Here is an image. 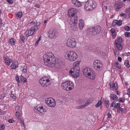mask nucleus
<instances>
[{"label": "nucleus", "instance_id": "obj_21", "mask_svg": "<svg viewBox=\"0 0 130 130\" xmlns=\"http://www.w3.org/2000/svg\"><path fill=\"white\" fill-rule=\"evenodd\" d=\"M110 88H115L116 89L115 90H117L118 88V86L117 84V83H113L112 84V83H110Z\"/></svg>", "mask_w": 130, "mask_h": 130}, {"label": "nucleus", "instance_id": "obj_24", "mask_svg": "<svg viewBox=\"0 0 130 130\" xmlns=\"http://www.w3.org/2000/svg\"><path fill=\"white\" fill-rule=\"evenodd\" d=\"M120 103H116V104H115L114 105V107L112 109L114 110V108H117V110H118L119 108H120Z\"/></svg>", "mask_w": 130, "mask_h": 130}, {"label": "nucleus", "instance_id": "obj_59", "mask_svg": "<svg viewBox=\"0 0 130 130\" xmlns=\"http://www.w3.org/2000/svg\"><path fill=\"white\" fill-rule=\"evenodd\" d=\"M5 97L4 94H2L1 95H0V99H3Z\"/></svg>", "mask_w": 130, "mask_h": 130}, {"label": "nucleus", "instance_id": "obj_51", "mask_svg": "<svg viewBox=\"0 0 130 130\" xmlns=\"http://www.w3.org/2000/svg\"><path fill=\"white\" fill-rule=\"evenodd\" d=\"M107 117L108 118H111V114L109 112H108L107 114Z\"/></svg>", "mask_w": 130, "mask_h": 130}, {"label": "nucleus", "instance_id": "obj_6", "mask_svg": "<svg viewBox=\"0 0 130 130\" xmlns=\"http://www.w3.org/2000/svg\"><path fill=\"white\" fill-rule=\"evenodd\" d=\"M65 58L71 61L75 60L78 57V55L75 52L72 51H68L65 54Z\"/></svg>", "mask_w": 130, "mask_h": 130}, {"label": "nucleus", "instance_id": "obj_35", "mask_svg": "<svg viewBox=\"0 0 130 130\" xmlns=\"http://www.w3.org/2000/svg\"><path fill=\"white\" fill-rule=\"evenodd\" d=\"M118 20H114L112 22V25L113 26H115L116 25H117L118 23Z\"/></svg>", "mask_w": 130, "mask_h": 130}, {"label": "nucleus", "instance_id": "obj_33", "mask_svg": "<svg viewBox=\"0 0 130 130\" xmlns=\"http://www.w3.org/2000/svg\"><path fill=\"white\" fill-rule=\"evenodd\" d=\"M15 79L17 82L18 86H19V83L20 82V81L19 80V76L18 75H17L16 76V77L15 78Z\"/></svg>", "mask_w": 130, "mask_h": 130}, {"label": "nucleus", "instance_id": "obj_56", "mask_svg": "<svg viewBox=\"0 0 130 130\" xmlns=\"http://www.w3.org/2000/svg\"><path fill=\"white\" fill-rule=\"evenodd\" d=\"M118 59L119 61L120 62H121L122 61V58L119 56L118 57Z\"/></svg>", "mask_w": 130, "mask_h": 130}, {"label": "nucleus", "instance_id": "obj_23", "mask_svg": "<svg viewBox=\"0 0 130 130\" xmlns=\"http://www.w3.org/2000/svg\"><path fill=\"white\" fill-rule=\"evenodd\" d=\"M115 45L119 50L121 51L123 48V46L121 44H115Z\"/></svg>", "mask_w": 130, "mask_h": 130}, {"label": "nucleus", "instance_id": "obj_29", "mask_svg": "<svg viewBox=\"0 0 130 130\" xmlns=\"http://www.w3.org/2000/svg\"><path fill=\"white\" fill-rule=\"evenodd\" d=\"M73 65L74 67L72 68L71 69H73L74 70H79L80 69V68L79 67L77 66V65L75 64L74 63L73 64Z\"/></svg>", "mask_w": 130, "mask_h": 130}, {"label": "nucleus", "instance_id": "obj_63", "mask_svg": "<svg viewBox=\"0 0 130 130\" xmlns=\"http://www.w3.org/2000/svg\"><path fill=\"white\" fill-rule=\"evenodd\" d=\"M112 38L113 39H114L116 37L115 34H112Z\"/></svg>", "mask_w": 130, "mask_h": 130}, {"label": "nucleus", "instance_id": "obj_43", "mask_svg": "<svg viewBox=\"0 0 130 130\" xmlns=\"http://www.w3.org/2000/svg\"><path fill=\"white\" fill-rule=\"evenodd\" d=\"M5 128V126L4 124L0 126V130H4Z\"/></svg>", "mask_w": 130, "mask_h": 130}, {"label": "nucleus", "instance_id": "obj_55", "mask_svg": "<svg viewBox=\"0 0 130 130\" xmlns=\"http://www.w3.org/2000/svg\"><path fill=\"white\" fill-rule=\"evenodd\" d=\"M20 115V112L19 111H16L15 113V115L17 117H18V115Z\"/></svg>", "mask_w": 130, "mask_h": 130}, {"label": "nucleus", "instance_id": "obj_47", "mask_svg": "<svg viewBox=\"0 0 130 130\" xmlns=\"http://www.w3.org/2000/svg\"><path fill=\"white\" fill-rule=\"evenodd\" d=\"M115 103L116 102L115 101H113L111 104L110 105V107H113L114 105H115Z\"/></svg>", "mask_w": 130, "mask_h": 130}, {"label": "nucleus", "instance_id": "obj_44", "mask_svg": "<svg viewBox=\"0 0 130 130\" xmlns=\"http://www.w3.org/2000/svg\"><path fill=\"white\" fill-rule=\"evenodd\" d=\"M125 101L124 99L122 98H120L119 99L118 101L119 102H123Z\"/></svg>", "mask_w": 130, "mask_h": 130}, {"label": "nucleus", "instance_id": "obj_64", "mask_svg": "<svg viewBox=\"0 0 130 130\" xmlns=\"http://www.w3.org/2000/svg\"><path fill=\"white\" fill-rule=\"evenodd\" d=\"M75 108L77 109H81L80 106H76Z\"/></svg>", "mask_w": 130, "mask_h": 130}, {"label": "nucleus", "instance_id": "obj_53", "mask_svg": "<svg viewBox=\"0 0 130 130\" xmlns=\"http://www.w3.org/2000/svg\"><path fill=\"white\" fill-rule=\"evenodd\" d=\"M120 15L121 17H126V16L127 15L125 13H121L120 14Z\"/></svg>", "mask_w": 130, "mask_h": 130}, {"label": "nucleus", "instance_id": "obj_32", "mask_svg": "<svg viewBox=\"0 0 130 130\" xmlns=\"http://www.w3.org/2000/svg\"><path fill=\"white\" fill-rule=\"evenodd\" d=\"M20 78L21 81L24 83H25L27 81V79L26 78H24L23 76H21Z\"/></svg>", "mask_w": 130, "mask_h": 130}, {"label": "nucleus", "instance_id": "obj_4", "mask_svg": "<svg viewBox=\"0 0 130 130\" xmlns=\"http://www.w3.org/2000/svg\"><path fill=\"white\" fill-rule=\"evenodd\" d=\"M96 6L94 0H88L85 2L84 7L86 10L91 11L94 9Z\"/></svg>", "mask_w": 130, "mask_h": 130}, {"label": "nucleus", "instance_id": "obj_9", "mask_svg": "<svg viewBox=\"0 0 130 130\" xmlns=\"http://www.w3.org/2000/svg\"><path fill=\"white\" fill-rule=\"evenodd\" d=\"M50 80L46 77L41 78L39 80V83L40 85L43 87H48L50 85L49 83Z\"/></svg>", "mask_w": 130, "mask_h": 130}, {"label": "nucleus", "instance_id": "obj_52", "mask_svg": "<svg viewBox=\"0 0 130 130\" xmlns=\"http://www.w3.org/2000/svg\"><path fill=\"white\" fill-rule=\"evenodd\" d=\"M123 55L125 56H128L130 55V52L125 53L123 54Z\"/></svg>", "mask_w": 130, "mask_h": 130}, {"label": "nucleus", "instance_id": "obj_13", "mask_svg": "<svg viewBox=\"0 0 130 130\" xmlns=\"http://www.w3.org/2000/svg\"><path fill=\"white\" fill-rule=\"evenodd\" d=\"M77 10L74 8L70 9L68 12V15L70 18L74 17L76 13Z\"/></svg>", "mask_w": 130, "mask_h": 130}, {"label": "nucleus", "instance_id": "obj_46", "mask_svg": "<svg viewBox=\"0 0 130 130\" xmlns=\"http://www.w3.org/2000/svg\"><path fill=\"white\" fill-rule=\"evenodd\" d=\"M80 62V61H76L74 63L75 64H76L77 65V66H78V67H79V64Z\"/></svg>", "mask_w": 130, "mask_h": 130}, {"label": "nucleus", "instance_id": "obj_30", "mask_svg": "<svg viewBox=\"0 0 130 130\" xmlns=\"http://www.w3.org/2000/svg\"><path fill=\"white\" fill-rule=\"evenodd\" d=\"M115 67L119 69H120L121 68V66L119 64V63L118 62H115Z\"/></svg>", "mask_w": 130, "mask_h": 130}, {"label": "nucleus", "instance_id": "obj_57", "mask_svg": "<svg viewBox=\"0 0 130 130\" xmlns=\"http://www.w3.org/2000/svg\"><path fill=\"white\" fill-rule=\"evenodd\" d=\"M127 94L129 95H130V88H128L127 91Z\"/></svg>", "mask_w": 130, "mask_h": 130}, {"label": "nucleus", "instance_id": "obj_48", "mask_svg": "<svg viewBox=\"0 0 130 130\" xmlns=\"http://www.w3.org/2000/svg\"><path fill=\"white\" fill-rule=\"evenodd\" d=\"M125 12L126 13H128L130 12V7L128 8L125 10Z\"/></svg>", "mask_w": 130, "mask_h": 130}, {"label": "nucleus", "instance_id": "obj_20", "mask_svg": "<svg viewBox=\"0 0 130 130\" xmlns=\"http://www.w3.org/2000/svg\"><path fill=\"white\" fill-rule=\"evenodd\" d=\"M72 1L73 4L77 7H79L81 5L80 2L77 0H72Z\"/></svg>", "mask_w": 130, "mask_h": 130}, {"label": "nucleus", "instance_id": "obj_38", "mask_svg": "<svg viewBox=\"0 0 130 130\" xmlns=\"http://www.w3.org/2000/svg\"><path fill=\"white\" fill-rule=\"evenodd\" d=\"M27 69L26 67L24 66L22 70V72L24 73H26L27 72Z\"/></svg>", "mask_w": 130, "mask_h": 130}, {"label": "nucleus", "instance_id": "obj_22", "mask_svg": "<svg viewBox=\"0 0 130 130\" xmlns=\"http://www.w3.org/2000/svg\"><path fill=\"white\" fill-rule=\"evenodd\" d=\"M79 26L80 29H83L84 27V22L82 20H80L79 21Z\"/></svg>", "mask_w": 130, "mask_h": 130}, {"label": "nucleus", "instance_id": "obj_7", "mask_svg": "<svg viewBox=\"0 0 130 130\" xmlns=\"http://www.w3.org/2000/svg\"><path fill=\"white\" fill-rule=\"evenodd\" d=\"M61 86L63 89L67 91L71 90L74 88L73 84L71 81H67L63 83Z\"/></svg>", "mask_w": 130, "mask_h": 130}, {"label": "nucleus", "instance_id": "obj_27", "mask_svg": "<svg viewBox=\"0 0 130 130\" xmlns=\"http://www.w3.org/2000/svg\"><path fill=\"white\" fill-rule=\"evenodd\" d=\"M74 27H76L78 23V17L77 16H75L74 18Z\"/></svg>", "mask_w": 130, "mask_h": 130}, {"label": "nucleus", "instance_id": "obj_31", "mask_svg": "<svg viewBox=\"0 0 130 130\" xmlns=\"http://www.w3.org/2000/svg\"><path fill=\"white\" fill-rule=\"evenodd\" d=\"M124 64L127 68H129L130 67V65L128 60H126L125 61Z\"/></svg>", "mask_w": 130, "mask_h": 130}, {"label": "nucleus", "instance_id": "obj_16", "mask_svg": "<svg viewBox=\"0 0 130 130\" xmlns=\"http://www.w3.org/2000/svg\"><path fill=\"white\" fill-rule=\"evenodd\" d=\"M5 63L6 65L9 66L10 63L12 62V59L9 58L7 56H5L4 58Z\"/></svg>", "mask_w": 130, "mask_h": 130}, {"label": "nucleus", "instance_id": "obj_10", "mask_svg": "<svg viewBox=\"0 0 130 130\" xmlns=\"http://www.w3.org/2000/svg\"><path fill=\"white\" fill-rule=\"evenodd\" d=\"M45 103L49 107H54L56 105L55 101L52 98H46L45 99Z\"/></svg>", "mask_w": 130, "mask_h": 130}, {"label": "nucleus", "instance_id": "obj_36", "mask_svg": "<svg viewBox=\"0 0 130 130\" xmlns=\"http://www.w3.org/2000/svg\"><path fill=\"white\" fill-rule=\"evenodd\" d=\"M16 16L17 17L19 18H21L22 16V13L21 12H19L17 14H16Z\"/></svg>", "mask_w": 130, "mask_h": 130}, {"label": "nucleus", "instance_id": "obj_1", "mask_svg": "<svg viewBox=\"0 0 130 130\" xmlns=\"http://www.w3.org/2000/svg\"><path fill=\"white\" fill-rule=\"evenodd\" d=\"M44 64L49 67H53L56 63V58L51 52H47L43 56Z\"/></svg>", "mask_w": 130, "mask_h": 130}, {"label": "nucleus", "instance_id": "obj_11", "mask_svg": "<svg viewBox=\"0 0 130 130\" xmlns=\"http://www.w3.org/2000/svg\"><path fill=\"white\" fill-rule=\"evenodd\" d=\"M79 70H75L73 69H71L69 73L74 77L77 78L79 76Z\"/></svg>", "mask_w": 130, "mask_h": 130}, {"label": "nucleus", "instance_id": "obj_39", "mask_svg": "<svg viewBox=\"0 0 130 130\" xmlns=\"http://www.w3.org/2000/svg\"><path fill=\"white\" fill-rule=\"evenodd\" d=\"M125 36L126 37H130V32H126L125 33Z\"/></svg>", "mask_w": 130, "mask_h": 130}, {"label": "nucleus", "instance_id": "obj_42", "mask_svg": "<svg viewBox=\"0 0 130 130\" xmlns=\"http://www.w3.org/2000/svg\"><path fill=\"white\" fill-rule=\"evenodd\" d=\"M118 23H117V25L118 26H120L122 24V21L121 20H118Z\"/></svg>", "mask_w": 130, "mask_h": 130}, {"label": "nucleus", "instance_id": "obj_61", "mask_svg": "<svg viewBox=\"0 0 130 130\" xmlns=\"http://www.w3.org/2000/svg\"><path fill=\"white\" fill-rule=\"evenodd\" d=\"M80 106L81 109L85 107L86 106V105H81Z\"/></svg>", "mask_w": 130, "mask_h": 130}, {"label": "nucleus", "instance_id": "obj_62", "mask_svg": "<svg viewBox=\"0 0 130 130\" xmlns=\"http://www.w3.org/2000/svg\"><path fill=\"white\" fill-rule=\"evenodd\" d=\"M39 42V40H38L36 42L35 45L36 46H37L38 45V43Z\"/></svg>", "mask_w": 130, "mask_h": 130}, {"label": "nucleus", "instance_id": "obj_54", "mask_svg": "<svg viewBox=\"0 0 130 130\" xmlns=\"http://www.w3.org/2000/svg\"><path fill=\"white\" fill-rule=\"evenodd\" d=\"M7 1L10 4H12L13 1L12 0H7Z\"/></svg>", "mask_w": 130, "mask_h": 130}, {"label": "nucleus", "instance_id": "obj_34", "mask_svg": "<svg viewBox=\"0 0 130 130\" xmlns=\"http://www.w3.org/2000/svg\"><path fill=\"white\" fill-rule=\"evenodd\" d=\"M20 38L21 40L23 42H24V41L25 40V39L24 36L22 35H20Z\"/></svg>", "mask_w": 130, "mask_h": 130}, {"label": "nucleus", "instance_id": "obj_26", "mask_svg": "<svg viewBox=\"0 0 130 130\" xmlns=\"http://www.w3.org/2000/svg\"><path fill=\"white\" fill-rule=\"evenodd\" d=\"M125 110L126 109L125 108H123L120 107V108H119L118 110H117V111L118 112H119L120 113H123L124 112Z\"/></svg>", "mask_w": 130, "mask_h": 130}, {"label": "nucleus", "instance_id": "obj_14", "mask_svg": "<svg viewBox=\"0 0 130 130\" xmlns=\"http://www.w3.org/2000/svg\"><path fill=\"white\" fill-rule=\"evenodd\" d=\"M101 65V63L99 60H96L93 62V67L95 69H99Z\"/></svg>", "mask_w": 130, "mask_h": 130}, {"label": "nucleus", "instance_id": "obj_17", "mask_svg": "<svg viewBox=\"0 0 130 130\" xmlns=\"http://www.w3.org/2000/svg\"><path fill=\"white\" fill-rule=\"evenodd\" d=\"M18 66V63L16 61H14L11 66V68L12 69H15Z\"/></svg>", "mask_w": 130, "mask_h": 130}, {"label": "nucleus", "instance_id": "obj_3", "mask_svg": "<svg viewBox=\"0 0 130 130\" xmlns=\"http://www.w3.org/2000/svg\"><path fill=\"white\" fill-rule=\"evenodd\" d=\"M84 75L88 78L94 79L95 78V74L93 70L89 68H86L83 71Z\"/></svg>", "mask_w": 130, "mask_h": 130}, {"label": "nucleus", "instance_id": "obj_58", "mask_svg": "<svg viewBox=\"0 0 130 130\" xmlns=\"http://www.w3.org/2000/svg\"><path fill=\"white\" fill-rule=\"evenodd\" d=\"M8 122L9 123H12L14 122V121L12 119H10L8 120Z\"/></svg>", "mask_w": 130, "mask_h": 130}, {"label": "nucleus", "instance_id": "obj_40", "mask_svg": "<svg viewBox=\"0 0 130 130\" xmlns=\"http://www.w3.org/2000/svg\"><path fill=\"white\" fill-rule=\"evenodd\" d=\"M91 103V102L90 100H88L86 102L85 104V105H86V106L87 105H89L90 103Z\"/></svg>", "mask_w": 130, "mask_h": 130}, {"label": "nucleus", "instance_id": "obj_18", "mask_svg": "<svg viewBox=\"0 0 130 130\" xmlns=\"http://www.w3.org/2000/svg\"><path fill=\"white\" fill-rule=\"evenodd\" d=\"M123 42L122 38L120 37H118L115 40V44H120Z\"/></svg>", "mask_w": 130, "mask_h": 130}, {"label": "nucleus", "instance_id": "obj_37", "mask_svg": "<svg viewBox=\"0 0 130 130\" xmlns=\"http://www.w3.org/2000/svg\"><path fill=\"white\" fill-rule=\"evenodd\" d=\"M102 104V103L101 101H99L98 103L95 105V106L96 107H98L101 105Z\"/></svg>", "mask_w": 130, "mask_h": 130}, {"label": "nucleus", "instance_id": "obj_19", "mask_svg": "<svg viewBox=\"0 0 130 130\" xmlns=\"http://www.w3.org/2000/svg\"><path fill=\"white\" fill-rule=\"evenodd\" d=\"M110 99H112V100L117 101L118 100V97L116 95L114 94H111L110 95Z\"/></svg>", "mask_w": 130, "mask_h": 130}, {"label": "nucleus", "instance_id": "obj_45", "mask_svg": "<svg viewBox=\"0 0 130 130\" xmlns=\"http://www.w3.org/2000/svg\"><path fill=\"white\" fill-rule=\"evenodd\" d=\"M20 108V107L19 105H18L16 106L15 108V110L17 111H18L19 110Z\"/></svg>", "mask_w": 130, "mask_h": 130}, {"label": "nucleus", "instance_id": "obj_60", "mask_svg": "<svg viewBox=\"0 0 130 130\" xmlns=\"http://www.w3.org/2000/svg\"><path fill=\"white\" fill-rule=\"evenodd\" d=\"M18 115V117H17V118L21 120L22 119V118L21 117L20 115Z\"/></svg>", "mask_w": 130, "mask_h": 130}, {"label": "nucleus", "instance_id": "obj_12", "mask_svg": "<svg viewBox=\"0 0 130 130\" xmlns=\"http://www.w3.org/2000/svg\"><path fill=\"white\" fill-rule=\"evenodd\" d=\"M34 111L35 112L38 111L39 112L42 114H44V112L46 111L44 110L43 107L39 105H38L35 107L34 109Z\"/></svg>", "mask_w": 130, "mask_h": 130}, {"label": "nucleus", "instance_id": "obj_2", "mask_svg": "<svg viewBox=\"0 0 130 130\" xmlns=\"http://www.w3.org/2000/svg\"><path fill=\"white\" fill-rule=\"evenodd\" d=\"M40 24V23L38 22L36 20L31 22L29 25L31 26L30 29L26 30L25 32L26 36L28 37L32 35L35 31L38 30V26Z\"/></svg>", "mask_w": 130, "mask_h": 130}, {"label": "nucleus", "instance_id": "obj_5", "mask_svg": "<svg viewBox=\"0 0 130 130\" xmlns=\"http://www.w3.org/2000/svg\"><path fill=\"white\" fill-rule=\"evenodd\" d=\"M101 30V27L99 26H96L88 28L87 30V34L89 36H94L99 34Z\"/></svg>", "mask_w": 130, "mask_h": 130}, {"label": "nucleus", "instance_id": "obj_25", "mask_svg": "<svg viewBox=\"0 0 130 130\" xmlns=\"http://www.w3.org/2000/svg\"><path fill=\"white\" fill-rule=\"evenodd\" d=\"M15 39L13 38H11L10 39L9 42L10 44L14 45L15 44Z\"/></svg>", "mask_w": 130, "mask_h": 130}, {"label": "nucleus", "instance_id": "obj_49", "mask_svg": "<svg viewBox=\"0 0 130 130\" xmlns=\"http://www.w3.org/2000/svg\"><path fill=\"white\" fill-rule=\"evenodd\" d=\"M121 7H122V6L121 5H119L118 6H117V8H116V10L118 11L119 10V9H120V8H121Z\"/></svg>", "mask_w": 130, "mask_h": 130}, {"label": "nucleus", "instance_id": "obj_15", "mask_svg": "<svg viewBox=\"0 0 130 130\" xmlns=\"http://www.w3.org/2000/svg\"><path fill=\"white\" fill-rule=\"evenodd\" d=\"M48 35L50 38H56L55 31L53 29H51L48 31Z\"/></svg>", "mask_w": 130, "mask_h": 130}, {"label": "nucleus", "instance_id": "obj_8", "mask_svg": "<svg viewBox=\"0 0 130 130\" xmlns=\"http://www.w3.org/2000/svg\"><path fill=\"white\" fill-rule=\"evenodd\" d=\"M67 46L71 48H74L75 47L76 42L75 39L72 37H70L66 41Z\"/></svg>", "mask_w": 130, "mask_h": 130}, {"label": "nucleus", "instance_id": "obj_41", "mask_svg": "<svg viewBox=\"0 0 130 130\" xmlns=\"http://www.w3.org/2000/svg\"><path fill=\"white\" fill-rule=\"evenodd\" d=\"M125 30L127 31H128L130 30V27L128 26H126L124 27Z\"/></svg>", "mask_w": 130, "mask_h": 130}, {"label": "nucleus", "instance_id": "obj_28", "mask_svg": "<svg viewBox=\"0 0 130 130\" xmlns=\"http://www.w3.org/2000/svg\"><path fill=\"white\" fill-rule=\"evenodd\" d=\"M104 101L106 105V107L107 108L108 107L110 104L109 101L107 99H105Z\"/></svg>", "mask_w": 130, "mask_h": 130}, {"label": "nucleus", "instance_id": "obj_50", "mask_svg": "<svg viewBox=\"0 0 130 130\" xmlns=\"http://www.w3.org/2000/svg\"><path fill=\"white\" fill-rule=\"evenodd\" d=\"M111 32L112 34H115V30L113 28H112L111 29Z\"/></svg>", "mask_w": 130, "mask_h": 130}]
</instances>
